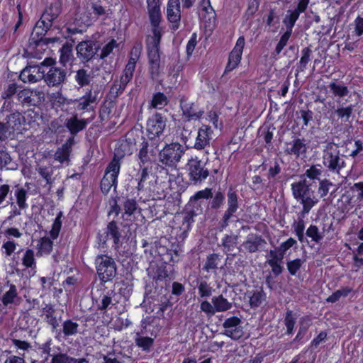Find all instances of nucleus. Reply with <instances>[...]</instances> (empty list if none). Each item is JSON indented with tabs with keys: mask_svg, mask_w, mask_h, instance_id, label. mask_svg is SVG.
<instances>
[{
	"mask_svg": "<svg viewBox=\"0 0 363 363\" xmlns=\"http://www.w3.org/2000/svg\"><path fill=\"white\" fill-rule=\"evenodd\" d=\"M291 189L294 198L302 204L303 213H308L318 203V199L311 189V184H308L306 179L292 183Z\"/></svg>",
	"mask_w": 363,
	"mask_h": 363,
	"instance_id": "1",
	"label": "nucleus"
},
{
	"mask_svg": "<svg viewBox=\"0 0 363 363\" xmlns=\"http://www.w3.org/2000/svg\"><path fill=\"white\" fill-rule=\"evenodd\" d=\"M185 152V148L179 143L166 145L159 152V162L166 167L176 168Z\"/></svg>",
	"mask_w": 363,
	"mask_h": 363,
	"instance_id": "2",
	"label": "nucleus"
},
{
	"mask_svg": "<svg viewBox=\"0 0 363 363\" xmlns=\"http://www.w3.org/2000/svg\"><path fill=\"white\" fill-rule=\"evenodd\" d=\"M121 157L114 155L111 162L108 164L105 171V174L101 182V189L103 193L107 194L112 187L114 189L117 186V179L121 169Z\"/></svg>",
	"mask_w": 363,
	"mask_h": 363,
	"instance_id": "3",
	"label": "nucleus"
},
{
	"mask_svg": "<svg viewBox=\"0 0 363 363\" xmlns=\"http://www.w3.org/2000/svg\"><path fill=\"white\" fill-rule=\"evenodd\" d=\"M95 265L99 277L104 282L111 281L116 274V262L106 255L96 256Z\"/></svg>",
	"mask_w": 363,
	"mask_h": 363,
	"instance_id": "4",
	"label": "nucleus"
},
{
	"mask_svg": "<svg viewBox=\"0 0 363 363\" xmlns=\"http://www.w3.org/2000/svg\"><path fill=\"white\" fill-rule=\"evenodd\" d=\"M323 162L330 170L340 169L342 167L344 162L340 157V152L336 144H327L323 151Z\"/></svg>",
	"mask_w": 363,
	"mask_h": 363,
	"instance_id": "5",
	"label": "nucleus"
},
{
	"mask_svg": "<svg viewBox=\"0 0 363 363\" xmlns=\"http://www.w3.org/2000/svg\"><path fill=\"white\" fill-rule=\"evenodd\" d=\"M186 167L189 179L194 183L203 182L209 175L208 170L204 167L198 157H191L188 160Z\"/></svg>",
	"mask_w": 363,
	"mask_h": 363,
	"instance_id": "6",
	"label": "nucleus"
},
{
	"mask_svg": "<svg viewBox=\"0 0 363 363\" xmlns=\"http://www.w3.org/2000/svg\"><path fill=\"white\" fill-rule=\"evenodd\" d=\"M167 118L160 113L152 116L147 121V131L148 133V139L157 140H160L166 127Z\"/></svg>",
	"mask_w": 363,
	"mask_h": 363,
	"instance_id": "7",
	"label": "nucleus"
},
{
	"mask_svg": "<svg viewBox=\"0 0 363 363\" xmlns=\"http://www.w3.org/2000/svg\"><path fill=\"white\" fill-rule=\"evenodd\" d=\"M160 140L148 139L141 143L138 152V158L143 164L151 162L155 157Z\"/></svg>",
	"mask_w": 363,
	"mask_h": 363,
	"instance_id": "8",
	"label": "nucleus"
},
{
	"mask_svg": "<svg viewBox=\"0 0 363 363\" xmlns=\"http://www.w3.org/2000/svg\"><path fill=\"white\" fill-rule=\"evenodd\" d=\"M57 12L52 13L51 9H46L42 15L40 19L36 23L33 34H36L38 36H43L47 30L52 25V22L57 16Z\"/></svg>",
	"mask_w": 363,
	"mask_h": 363,
	"instance_id": "9",
	"label": "nucleus"
},
{
	"mask_svg": "<svg viewBox=\"0 0 363 363\" xmlns=\"http://www.w3.org/2000/svg\"><path fill=\"white\" fill-rule=\"evenodd\" d=\"M45 69L48 67L44 66L27 67L21 72L19 77L23 82L35 83L43 79Z\"/></svg>",
	"mask_w": 363,
	"mask_h": 363,
	"instance_id": "10",
	"label": "nucleus"
},
{
	"mask_svg": "<svg viewBox=\"0 0 363 363\" xmlns=\"http://www.w3.org/2000/svg\"><path fill=\"white\" fill-rule=\"evenodd\" d=\"M240 323L241 320L238 317L233 316L227 318L223 323L224 334L233 340H238L243 335Z\"/></svg>",
	"mask_w": 363,
	"mask_h": 363,
	"instance_id": "11",
	"label": "nucleus"
},
{
	"mask_svg": "<svg viewBox=\"0 0 363 363\" xmlns=\"http://www.w3.org/2000/svg\"><path fill=\"white\" fill-rule=\"evenodd\" d=\"M245 38L240 36L236 42L235 46L230 54L229 60L226 67V70L230 72L233 70L240 63L245 47Z\"/></svg>",
	"mask_w": 363,
	"mask_h": 363,
	"instance_id": "12",
	"label": "nucleus"
},
{
	"mask_svg": "<svg viewBox=\"0 0 363 363\" xmlns=\"http://www.w3.org/2000/svg\"><path fill=\"white\" fill-rule=\"evenodd\" d=\"M98 92L92 89L86 92L83 96L75 101V108L77 111H90L93 110V104L96 103Z\"/></svg>",
	"mask_w": 363,
	"mask_h": 363,
	"instance_id": "13",
	"label": "nucleus"
},
{
	"mask_svg": "<svg viewBox=\"0 0 363 363\" xmlns=\"http://www.w3.org/2000/svg\"><path fill=\"white\" fill-rule=\"evenodd\" d=\"M167 16L168 21L173 23L172 28H178V23L181 19L179 0H169L167 6Z\"/></svg>",
	"mask_w": 363,
	"mask_h": 363,
	"instance_id": "14",
	"label": "nucleus"
},
{
	"mask_svg": "<svg viewBox=\"0 0 363 363\" xmlns=\"http://www.w3.org/2000/svg\"><path fill=\"white\" fill-rule=\"evenodd\" d=\"M66 72L64 70L52 67L48 71L45 70L43 79L49 86H57L64 82Z\"/></svg>",
	"mask_w": 363,
	"mask_h": 363,
	"instance_id": "15",
	"label": "nucleus"
},
{
	"mask_svg": "<svg viewBox=\"0 0 363 363\" xmlns=\"http://www.w3.org/2000/svg\"><path fill=\"white\" fill-rule=\"evenodd\" d=\"M152 42L148 46V57L150 62L160 61L159 45L161 40V29L152 28Z\"/></svg>",
	"mask_w": 363,
	"mask_h": 363,
	"instance_id": "16",
	"label": "nucleus"
},
{
	"mask_svg": "<svg viewBox=\"0 0 363 363\" xmlns=\"http://www.w3.org/2000/svg\"><path fill=\"white\" fill-rule=\"evenodd\" d=\"M149 18L154 28H160L161 21L160 1V0H147Z\"/></svg>",
	"mask_w": 363,
	"mask_h": 363,
	"instance_id": "17",
	"label": "nucleus"
},
{
	"mask_svg": "<svg viewBox=\"0 0 363 363\" xmlns=\"http://www.w3.org/2000/svg\"><path fill=\"white\" fill-rule=\"evenodd\" d=\"M212 136V130L210 127L203 125L198 130L197 137L194 143L196 150L204 149L210 143Z\"/></svg>",
	"mask_w": 363,
	"mask_h": 363,
	"instance_id": "18",
	"label": "nucleus"
},
{
	"mask_svg": "<svg viewBox=\"0 0 363 363\" xmlns=\"http://www.w3.org/2000/svg\"><path fill=\"white\" fill-rule=\"evenodd\" d=\"M5 124L9 130H11L12 135H13L15 132L21 133V130L24 129V117L22 116L21 113L19 112L13 113L8 116L7 121Z\"/></svg>",
	"mask_w": 363,
	"mask_h": 363,
	"instance_id": "19",
	"label": "nucleus"
},
{
	"mask_svg": "<svg viewBox=\"0 0 363 363\" xmlns=\"http://www.w3.org/2000/svg\"><path fill=\"white\" fill-rule=\"evenodd\" d=\"M76 49L79 57L89 60L95 55L96 48L91 41H84L79 43Z\"/></svg>",
	"mask_w": 363,
	"mask_h": 363,
	"instance_id": "20",
	"label": "nucleus"
},
{
	"mask_svg": "<svg viewBox=\"0 0 363 363\" xmlns=\"http://www.w3.org/2000/svg\"><path fill=\"white\" fill-rule=\"evenodd\" d=\"M265 243V240L260 236L255 234H250L247 235L246 240L242 243V246L245 250L252 253L257 252L259 247Z\"/></svg>",
	"mask_w": 363,
	"mask_h": 363,
	"instance_id": "21",
	"label": "nucleus"
},
{
	"mask_svg": "<svg viewBox=\"0 0 363 363\" xmlns=\"http://www.w3.org/2000/svg\"><path fill=\"white\" fill-rule=\"evenodd\" d=\"M238 208V196L235 191L228 192V209L223 216V220L227 225L228 220Z\"/></svg>",
	"mask_w": 363,
	"mask_h": 363,
	"instance_id": "22",
	"label": "nucleus"
},
{
	"mask_svg": "<svg viewBox=\"0 0 363 363\" xmlns=\"http://www.w3.org/2000/svg\"><path fill=\"white\" fill-rule=\"evenodd\" d=\"M306 145L302 139H295L287 144L286 152L289 154L298 157L306 152Z\"/></svg>",
	"mask_w": 363,
	"mask_h": 363,
	"instance_id": "23",
	"label": "nucleus"
},
{
	"mask_svg": "<svg viewBox=\"0 0 363 363\" xmlns=\"http://www.w3.org/2000/svg\"><path fill=\"white\" fill-rule=\"evenodd\" d=\"M182 111L184 116L188 121L198 120L203 113V111H201L199 107L194 104L182 105Z\"/></svg>",
	"mask_w": 363,
	"mask_h": 363,
	"instance_id": "24",
	"label": "nucleus"
},
{
	"mask_svg": "<svg viewBox=\"0 0 363 363\" xmlns=\"http://www.w3.org/2000/svg\"><path fill=\"white\" fill-rule=\"evenodd\" d=\"M328 88L334 97L337 99H342L347 96L349 94V89L342 82H337V81L331 82Z\"/></svg>",
	"mask_w": 363,
	"mask_h": 363,
	"instance_id": "25",
	"label": "nucleus"
},
{
	"mask_svg": "<svg viewBox=\"0 0 363 363\" xmlns=\"http://www.w3.org/2000/svg\"><path fill=\"white\" fill-rule=\"evenodd\" d=\"M86 120L79 119L77 116L67 119L66 123L67 128L72 134H75L83 130L86 127Z\"/></svg>",
	"mask_w": 363,
	"mask_h": 363,
	"instance_id": "26",
	"label": "nucleus"
},
{
	"mask_svg": "<svg viewBox=\"0 0 363 363\" xmlns=\"http://www.w3.org/2000/svg\"><path fill=\"white\" fill-rule=\"evenodd\" d=\"M211 303L213 304L216 313L226 311L232 307V303L222 295L213 296L211 299Z\"/></svg>",
	"mask_w": 363,
	"mask_h": 363,
	"instance_id": "27",
	"label": "nucleus"
},
{
	"mask_svg": "<svg viewBox=\"0 0 363 363\" xmlns=\"http://www.w3.org/2000/svg\"><path fill=\"white\" fill-rule=\"evenodd\" d=\"M9 289L2 295L1 302L4 306H10L16 303L17 290L14 285H7Z\"/></svg>",
	"mask_w": 363,
	"mask_h": 363,
	"instance_id": "28",
	"label": "nucleus"
},
{
	"mask_svg": "<svg viewBox=\"0 0 363 363\" xmlns=\"http://www.w3.org/2000/svg\"><path fill=\"white\" fill-rule=\"evenodd\" d=\"M21 262L22 264L26 268H30L32 270H35L36 268V262L34 251L30 248H27L23 254Z\"/></svg>",
	"mask_w": 363,
	"mask_h": 363,
	"instance_id": "29",
	"label": "nucleus"
},
{
	"mask_svg": "<svg viewBox=\"0 0 363 363\" xmlns=\"http://www.w3.org/2000/svg\"><path fill=\"white\" fill-rule=\"evenodd\" d=\"M53 242L48 237L42 238L37 244L38 254L40 255H49L52 250Z\"/></svg>",
	"mask_w": 363,
	"mask_h": 363,
	"instance_id": "30",
	"label": "nucleus"
},
{
	"mask_svg": "<svg viewBox=\"0 0 363 363\" xmlns=\"http://www.w3.org/2000/svg\"><path fill=\"white\" fill-rule=\"evenodd\" d=\"M74 26L69 25L67 27V30L71 34L82 33L85 28L91 24V20L89 17L86 19L77 20L74 21Z\"/></svg>",
	"mask_w": 363,
	"mask_h": 363,
	"instance_id": "31",
	"label": "nucleus"
},
{
	"mask_svg": "<svg viewBox=\"0 0 363 363\" xmlns=\"http://www.w3.org/2000/svg\"><path fill=\"white\" fill-rule=\"evenodd\" d=\"M300 14L295 10H289L283 19V23L286 26L287 30L292 32V29L298 20Z\"/></svg>",
	"mask_w": 363,
	"mask_h": 363,
	"instance_id": "32",
	"label": "nucleus"
},
{
	"mask_svg": "<svg viewBox=\"0 0 363 363\" xmlns=\"http://www.w3.org/2000/svg\"><path fill=\"white\" fill-rule=\"evenodd\" d=\"M27 194V191L22 187H17L15 190L14 195L16 199V203L21 209H26L28 207L26 203Z\"/></svg>",
	"mask_w": 363,
	"mask_h": 363,
	"instance_id": "33",
	"label": "nucleus"
},
{
	"mask_svg": "<svg viewBox=\"0 0 363 363\" xmlns=\"http://www.w3.org/2000/svg\"><path fill=\"white\" fill-rule=\"evenodd\" d=\"M135 342L136 345L142 348L143 350L149 351L153 345L154 339L150 337H145L137 333L135 338Z\"/></svg>",
	"mask_w": 363,
	"mask_h": 363,
	"instance_id": "34",
	"label": "nucleus"
},
{
	"mask_svg": "<svg viewBox=\"0 0 363 363\" xmlns=\"http://www.w3.org/2000/svg\"><path fill=\"white\" fill-rule=\"evenodd\" d=\"M73 57L72 55V46L68 43L64 45L62 48L60 49V62L64 66L67 65V63L69 62Z\"/></svg>",
	"mask_w": 363,
	"mask_h": 363,
	"instance_id": "35",
	"label": "nucleus"
},
{
	"mask_svg": "<svg viewBox=\"0 0 363 363\" xmlns=\"http://www.w3.org/2000/svg\"><path fill=\"white\" fill-rule=\"evenodd\" d=\"M167 104V97L160 92L154 94L151 101V106L157 109H162Z\"/></svg>",
	"mask_w": 363,
	"mask_h": 363,
	"instance_id": "36",
	"label": "nucleus"
},
{
	"mask_svg": "<svg viewBox=\"0 0 363 363\" xmlns=\"http://www.w3.org/2000/svg\"><path fill=\"white\" fill-rule=\"evenodd\" d=\"M135 67H132L131 64H127L123 72V74L121 77L119 88L124 89L126 84L130 81L133 77V74Z\"/></svg>",
	"mask_w": 363,
	"mask_h": 363,
	"instance_id": "37",
	"label": "nucleus"
},
{
	"mask_svg": "<svg viewBox=\"0 0 363 363\" xmlns=\"http://www.w3.org/2000/svg\"><path fill=\"white\" fill-rule=\"evenodd\" d=\"M63 333L65 336L75 335L78 333L79 324L71 320H67L63 323Z\"/></svg>",
	"mask_w": 363,
	"mask_h": 363,
	"instance_id": "38",
	"label": "nucleus"
},
{
	"mask_svg": "<svg viewBox=\"0 0 363 363\" xmlns=\"http://www.w3.org/2000/svg\"><path fill=\"white\" fill-rule=\"evenodd\" d=\"M354 109L353 105H350L346 107H340L335 110L334 113H335L338 118L347 122L349 121L351 117Z\"/></svg>",
	"mask_w": 363,
	"mask_h": 363,
	"instance_id": "39",
	"label": "nucleus"
},
{
	"mask_svg": "<svg viewBox=\"0 0 363 363\" xmlns=\"http://www.w3.org/2000/svg\"><path fill=\"white\" fill-rule=\"evenodd\" d=\"M34 93L30 89H25L20 91L17 96L18 101L23 104H33V99Z\"/></svg>",
	"mask_w": 363,
	"mask_h": 363,
	"instance_id": "40",
	"label": "nucleus"
},
{
	"mask_svg": "<svg viewBox=\"0 0 363 363\" xmlns=\"http://www.w3.org/2000/svg\"><path fill=\"white\" fill-rule=\"evenodd\" d=\"M323 174V167L320 164L313 165L306 169L304 176L311 180L320 179Z\"/></svg>",
	"mask_w": 363,
	"mask_h": 363,
	"instance_id": "41",
	"label": "nucleus"
},
{
	"mask_svg": "<svg viewBox=\"0 0 363 363\" xmlns=\"http://www.w3.org/2000/svg\"><path fill=\"white\" fill-rule=\"evenodd\" d=\"M62 212H60L56 216L52 225V228L50 231V235L52 240H55L60 232L62 227Z\"/></svg>",
	"mask_w": 363,
	"mask_h": 363,
	"instance_id": "42",
	"label": "nucleus"
},
{
	"mask_svg": "<svg viewBox=\"0 0 363 363\" xmlns=\"http://www.w3.org/2000/svg\"><path fill=\"white\" fill-rule=\"evenodd\" d=\"M107 236L113 240V242L117 245L120 240L121 234L118 228L114 222H111L107 225Z\"/></svg>",
	"mask_w": 363,
	"mask_h": 363,
	"instance_id": "43",
	"label": "nucleus"
},
{
	"mask_svg": "<svg viewBox=\"0 0 363 363\" xmlns=\"http://www.w3.org/2000/svg\"><path fill=\"white\" fill-rule=\"evenodd\" d=\"M306 235L311 238L312 241L318 243L323 238V233H321L315 225H310L306 230Z\"/></svg>",
	"mask_w": 363,
	"mask_h": 363,
	"instance_id": "44",
	"label": "nucleus"
},
{
	"mask_svg": "<svg viewBox=\"0 0 363 363\" xmlns=\"http://www.w3.org/2000/svg\"><path fill=\"white\" fill-rule=\"evenodd\" d=\"M18 244L13 240L8 239L2 245V250L6 257H10L16 250Z\"/></svg>",
	"mask_w": 363,
	"mask_h": 363,
	"instance_id": "45",
	"label": "nucleus"
},
{
	"mask_svg": "<svg viewBox=\"0 0 363 363\" xmlns=\"http://www.w3.org/2000/svg\"><path fill=\"white\" fill-rule=\"evenodd\" d=\"M118 46V44L114 39L110 40L101 49V52L100 54L101 58H104L107 57L109 54H111L113 49L116 48Z\"/></svg>",
	"mask_w": 363,
	"mask_h": 363,
	"instance_id": "46",
	"label": "nucleus"
},
{
	"mask_svg": "<svg viewBox=\"0 0 363 363\" xmlns=\"http://www.w3.org/2000/svg\"><path fill=\"white\" fill-rule=\"evenodd\" d=\"M198 290L201 298L211 296L213 291V288L206 281H201L199 284Z\"/></svg>",
	"mask_w": 363,
	"mask_h": 363,
	"instance_id": "47",
	"label": "nucleus"
},
{
	"mask_svg": "<svg viewBox=\"0 0 363 363\" xmlns=\"http://www.w3.org/2000/svg\"><path fill=\"white\" fill-rule=\"evenodd\" d=\"M76 81L81 86H85L90 82V76L84 69H79L75 76Z\"/></svg>",
	"mask_w": 363,
	"mask_h": 363,
	"instance_id": "48",
	"label": "nucleus"
},
{
	"mask_svg": "<svg viewBox=\"0 0 363 363\" xmlns=\"http://www.w3.org/2000/svg\"><path fill=\"white\" fill-rule=\"evenodd\" d=\"M284 259V256L280 253V252L276 248L274 250H271L267 255V262L268 264L272 262H282Z\"/></svg>",
	"mask_w": 363,
	"mask_h": 363,
	"instance_id": "49",
	"label": "nucleus"
},
{
	"mask_svg": "<svg viewBox=\"0 0 363 363\" xmlns=\"http://www.w3.org/2000/svg\"><path fill=\"white\" fill-rule=\"evenodd\" d=\"M332 185L333 184L327 179L321 180L319 183L318 189V194H319L320 197L322 198L328 194L329 189Z\"/></svg>",
	"mask_w": 363,
	"mask_h": 363,
	"instance_id": "50",
	"label": "nucleus"
},
{
	"mask_svg": "<svg viewBox=\"0 0 363 363\" xmlns=\"http://www.w3.org/2000/svg\"><path fill=\"white\" fill-rule=\"evenodd\" d=\"M69 152L67 147L63 146L62 148L58 149L55 153V160L61 163L68 160Z\"/></svg>",
	"mask_w": 363,
	"mask_h": 363,
	"instance_id": "51",
	"label": "nucleus"
},
{
	"mask_svg": "<svg viewBox=\"0 0 363 363\" xmlns=\"http://www.w3.org/2000/svg\"><path fill=\"white\" fill-rule=\"evenodd\" d=\"M295 317L293 315L291 311H289L286 312L285 317V325L287 329V333L291 334L293 332L294 325H295Z\"/></svg>",
	"mask_w": 363,
	"mask_h": 363,
	"instance_id": "52",
	"label": "nucleus"
},
{
	"mask_svg": "<svg viewBox=\"0 0 363 363\" xmlns=\"http://www.w3.org/2000/svg\"><path fill=\"white\" fill-rule=\"evenodd\" d=\"M137 210L136 201L133 199H128L124 203L125 215L130 216Z\"/></svg>",
	"mask_w": 363,
	"mask_h": 363,
	"instance_id": "53",
	"label": "nucleus"
},
{
	"mask_svg": "<svg viewBox=\"0 0 363 363\" xmlns=\"http://www.w3.org/2000/svg\"><path fill=\"white\" fill-rule=\"evenodd\" d=\"M218 255H211L207 257L203 269L206 271L214 269L218 266Z\"/></svg>",
	"mask_w": 363,
	"mask_h": 363,
	"instance_id": "54",
	"label": "nucleus"
},
{
	"mask_svg": "<svg viewBox=\"0 0 363 363\" xmlns=\"http://www.w3.org/2000/svg\"><path fill=\"white\" fill-rule=\"evenodd\" d=\"M291 33L290 30H286L281 37L279 42L278 43L277 47H276V52L277 54L280 53L281 51L283 50V48L286 45L287 42L291 35Z\"/></svg>",
	"mask_w": 363,
	"mask_h": 363,
	"instance_id": "55",
	"label": "nucleus"
},
{
	"mask_svg": "<svg viewBox=\"0 0 363 363\" xmlns=\"http://www.w3.org/2000/svg\"><path fill=\"white\" fill-rule=\"evenodd\" d=\"M12 345L20 351H29L30 349L32 348L30 343L26 341L21 340L18 339H12L11 340Z\"/></svg>",
	"mask_w": 363,
	"mask_h": 363,
	"instance_id": "56",
	"label": "nucleus"
},
{
	"mask_svg": "<svg viewBox=\"0 0 363 363\" xmlns=\"http://www.w3.org/2000/svg\"><path fill=\"white\" fill-rule=\"evenodd\" d=\"M354 33L360 37L363 35V18L357 16L353 22Z\"/></svg>",
	"mask_w": 363,
	"mask_h": 363,
	"instance_id": "57",
	"label": "nucleus"
},
{
	"mask_svg": "<svg viewBox=\"0 0 363 363\" xmlns=\"http://www.w3.org/2000/svg\"><path fill=\"white\" fill-rule=\"evenodd\" d=\"M264 300V294L261 291H257L250 296V303L252 307L259 306Z\"/></svg>",
	"mask_w": 363,
	"mask_h": 363,
	"instance_id": "58",
	"label": "nucleus"
},
{
	"mask_svg": "<svg viewBox=\"0 0 363 363\" xmlns=\"http://www.w3.org/2000/svg\"><path fill=\"white\" fill-rule=\"evenodd\" d=\"M36 170L40 174V176L47 181L48 183L50 182L52 174V171L50 167L38 166L36 168Z\"/></svg>",
	"mask_w": 363,
	"mask_h": 363,
	"instance_id": "59",
	"label": "nucleus"
},
{
	"mask_svg": "<svg viewBox=\"0 0 363 363\" xmlns=\"http://www.w3.org/2000/svg\"><path fill=\"white\" fill-rule=\"evenodd\" d=\"M302 261L300 259H296L294 260L289 262L287 263V268L289 273L291 275H295L296 272L299 270Z\"/></svg>",
	"mask_w": 363,
	"mask_h": 363,
	"instance_id": "60",
	"label": "nucleus"
},
{
	"mask_svg": "<svg viewBox=\"0 0 363 363\" xmlns=\"http://www.w3.org/2000/svg\"><path fill=\"white\" fill-rule=\"evenodd\" d=\"M73 358L66 354H58L54 355L50 363H72Z\"/></svg>",
	"mask_w": 363,
	"mask_h": 363,
	"instance_id": "61",
	"label": "nucleus"
},
{
	"mask_svg": "<svg viewBox=\"0 0 363 363\" xmlns=\"http://www.w3.org/2000/svg\"><path fill=\"white\" fill-rule=\"evenodd\" d=\"M201 311L205 313L208 316H213L216 313L213 304L207 301L201 303Z\"/></svg>",
	"mask_w": 363,
	"mask_h": 363,
	"instance_id": "62",
	"label": "nucleus"
},
{
	"mask_svg": "<svg viewBox=\"0 0 363 363\" xmlns=\"http://www.w3.org/2000/svg\"><path fill=\"white\" fill-rule=\"evenodd\" d=\"M296 243V241L294 238H290L286 241L282 242L280 245V246L279 247H277V249L284 257L286 252Z\"/></svg>",
	"mask_w": 363,
	"mask_h": 363,
	"instance_id": "63",
	"label": "nucleus"
},
{
	"mask_svg": "<svg viewBox=\"0 0 363 363\" xmlns=\"http://www.w3.org/2000/svg\"><path fill=\"white\" fill-rule=\"evenodd\" d=\"M212 196V191L211 189L206 188L203 190L197 191L191 198V200H199L201 199H207Z\"/></svg>",
	"mask_w": 363,
	"mask_h": 363,
	"instance_id": "64",
	"label": "nucleus"
}]
</instances>
